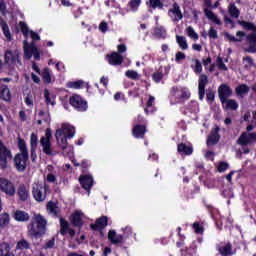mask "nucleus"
Listing matches in <instances>:
<instances>
[{
  "instance_id": "20e7f679",
  "label": "nucleus",
  "mask_w": 256,
  "mask_h": 256,
  "mask_svg": "<svg viewBox=\"0 0 256 256\" xmlns=\"http://www.w3.org/2000/svg\"><path fill=\"white\" fill-rule=\"evenodd\" d=\"M69 104L71 107H73V109H75V111H78L79 113H85V111L89 109L87 100H84V98L78 94H74L69 98Z\"/></svg>"
},
{
  "instance_id": "9d476101",
  "label": "nucleus",
  "mask_w": 256,
  "mask_h": 256,
  "mask_svg": "<svg viewBox=\"0 0 256 256\" xmlns=\"http://www.w3.org/2000/svg\"><path fill=\"white\" fill-rule=\"evenodd\" d=\"M19 57V51L6 50L4 54V63L5 65H15V63L21 65V59H19Z\"/></svg>"
},
{
  "instance_id": "37998d69",
  "label": "nucleus",
  "mask_w": 256,
  "mask_h": 256,
  "mask_svg": "<svg viewBox=\"0 0 256 256\" xmlns=\"http://www.w3.org/2000/svg\"><path fill=\"white\" fill-rule=\"evenodd\" d=\"M238 24L241 25V27H243V29H246L247 31H256L255 24L251 22H247L245 20H239Z\"/></svg>"
},
{
  "instance_id": "052dcab7",
  "label": "nucleus",
  "mask_w": 256,
  "mask_h": 256,
  "mask_svg": "<svg viewBox=\"0 0 256 256\" xmlns=\"http://www.w3.org/2000/svg\"><path fill=\"white\" fill-rule=\"evenodd\" d=\"M206 100L208 101V103H213V101H215V91H213V89L207 90Z\"/></svg>"
},
{
  "instance_id": "c756f323",
  "label": "nucleus",
  "mask_w": 256,
  "mask_h": 256,
  "mask_svg": "<svg viewBox=\"0 0 256 256\" xmlns=\"http://www.w3.org/2000/svg\"><path fill=\"white\" fill-rule=\"evenodd\" d=\"M40 145L42 147V151L45 155L53 156V146L51 145V141L49 140H40Z\"/></svg>"
},
{
  "instance_id": "864d4df0",
  "label": "nucleus",
  "mask_w": 256,
  "mask_h": 256,
  "mask_svg": "<svg viewBox=\"0 0 256 256\" xmlns=\"http://www.w3.org/2000/svg\"><path fill=\"white\" fill-rule=\"evenodd\" d=\"M229 14L234 17V19L239 18V15L241 14L239 12V9L237 8V6H235V4H230L229 6Z\"/></svg>"
},
{
  "instance_id": "2f4dec72",
  "label": "nucleus",
  "mask_w": 256,
  "mask_h": 256,
  "mask_svg": "<svg viewBox=\"0 0 256 256\" xmlns=\"http://www.w3.org/2000/svg\"><path fill=\"white\" fill-rule=\"evenodd\" d=\"M153 103H155V97L149 96V99L146 102V107L144 108V113H146V115H151V113H155L156 109L155 106H153Z\"/></svg>"
},
{
  "instance_id": "a211bd4d",
  "label": "nucleus",
  "mask_w": 256,
  "mask_h": 256,
  "mask_svg": "<svg viewBox=\"0 0 256 256\" xmlns=\"http://www.w3.org/2000/svg\"><path fill=\"white\" fill-rule=\"evenodd\" d=\"M55 138L57 141V145L65 151L67 149L69 143L67 142V138L65 137V130L63 128L57 129L55 133Z\"/></svg>"
},
{
  "instance_id": "8fccbe9b",
  "label": "nucleus",
  "mask_w": 256,
  "mask_h": 256,
  "mask_svg": "<svg viewBox=\"0 0 256 256\" xmlns=\"http://www.w3.org/2000/svg\"><path fill=\"white\" fill-rule=\"evenodd\" d=\"M84 83L85 82H83V80L68 82L67 87H69V89H81L83 87Z\"/></svg>"
},
{
  "instance_id": "39448f33",
  "label": "nucleus",
  "mask_w": 256,
  "mask_h": 256,
  "mask_svg": "<svg viewBox=\"0 0 256 256\" xmlns=\"http://www.w3.org/2000/svg\"><path fill=\"white\" fill-rule=\"evenodd\" d=\"M12 159L13 153H11V150L0 140V169L5 171V169L9 167V161Z\"/></svg>"
},
{
  "instance_id": "a19ab883",
  "label": "nucleus",
  "mask_w": 256,
  "mask_h": 256,
  "mask_svg": "<svg viewBox=\"0 0 256 256\" xmlns=\"http://www.w3.org/2000/svg\"><path fill=\"white\" fill-rule=\"evenodd\" d=\"M18 148L20 153L22 155H29V150L27 149V143H25L24 139L19 138L18 139Z\"/></svg>"
},
{
  "instance_id": "774afa93",
  "label": "nucleus",
  "mask_w": 256,
  "mask_h": 256,
  "mask_svg": "<svg viewBox=\"0 0 256 256\" xmlns=\"http://www.w3.org/2000/svg\"><path fill=\"white\" fill-rule=\"evenodd\" d=\"M114 100L115 101H124L127 103V98H125V94L123 92H116L114 94Z\"/></svg>"
},
{
  "instance_id": "412c9836",
  "label": "nucleus",
  "mask_w": 256,
  "mask_h": 256,
  "mask_svg": "<svg viewBox=\"0 0 256 256\" xmlns=\"http://www.w3.org/2000/svg\"><path fill=\"white\" fill-rule=\"evenodd\" d=\"M147 126L145 124H136L132 128V135L135 139H145Z\"/></svg>"
},
{
  "instance_id": "7c9ffc66",
  "label": "nucleus",
  "mask_w": 256,
  "mask_h": 256,
  "mask_svg": "<svg viewBox=\"0 0 256 256\" xmlns=\"http://www.w3.org/2000/svg\"><path fill=\"white\" fill-rule=\"evenodd\" d=\"M218 253L221 256H232L235 255V252H233V244L228 242L225 246H221L218 248Z\"/></svg>"
},
{
  "instance_id": "aec40b11",
  "label": "nucleus",
  "mask_w": 256,
  "mask_h": 256,
  "mask_svg": "<svg viewBox=\"0 0 256 256\" xmlns=\"http://www.w3.org/2000/svg\"><path fill=\"white\" fill-rule=\"evenodd\" d=\"M106 59L109 65H112L113 67H119L120 65H123L124 61L123 56L117 52L107 54Z\"/></svg>"
},
{
  "instance_id": "f704fd0d",
  "label": "nucleus",
  "mask_w": 256,
  "mask_h": 256,
  "mask_svg": "<svg viewBox=\"0 0 256 256\" xmlns=\"http://www.w3.org/2000/svg\"><path fill=\"white\" fill-rule=\"evenodd\" d=\"M46 207H47V210L50 211L52 215H54V217H59V214L61 213V211L59 210V207L55 202L49 201Z\"/></svg>"
},
{
  "instance_id": "c9c22d12",
  "label": "nucleus",
  "mask_w": 256,
  "mask_h": 256,
  "mask_svg": "<svg viewBox=\"0 0 256 256\" xmlns=\"http://www.w3.org/2000/svg\"><path fill=\"white\" fill-rule=\"evenodd\" d=\"M146 5L150 9H160L161 10V9H163V7H165L162 0H148L146 2Z\"/></svg>"
},
{
  "instance_id": "4468645a",
  "label": "nucleus",
  "mask_w": 256,
  "mask_h": 256,
  "mask_svg": "<svg viewBox=\"0 0 256 256\" xmlns=\"http://www.w3.org/2000/svg\"><path fill=\"white\" fill-rule=\"evenodd\" d=\"M168 15L172 18L174 23H177L183 19V12H181V7L177 2H174L172 8L168 10Z\"/></svg>"
},
{
  "instance_id": "0e129e2a",
  "label": "nucleus",
  "mask_w": 256,
  "mask_h": 256,
  "mask_svg": "<svg viewBox=\"0 0 256 256\" xmlns=\"http://www.w3.org/2000/svg\"><path fill=\"white\" fill-rule=\"evenodd\" d=\"M217 169H218L219 173H225L229 169V163H227V162H220L218 164Z\"/></svg>"
},
{
  "instance_id": "a878e982",
  "label": "nucleus",
  "mask_w": 256,
  "mask_h": 256,
  "mask_svg": "<svg viewBox=\"0 0 256 256\" xmlns=\"http://www.w3.org/2000/svg\"><path fill=\"white\" fill-rule=\"evenodd\" d=\"M13 217L15 221H18L19 223H27V221L31 219V216L29 215V213L23 210H16Z\"/></svg>"
},
{
  "instance_id": "79ce46f5",
  "label": "nucleus",
  "mask_w": 256,
  "mask_h": 256,
  "mask_svg": "<svg viewBox=\"0 0 256 256\" xmlns=\"http://www.w3.org/2000/svg\"><path fill=\"white\" fill-rule=\"evenodd\" d=\"M9 221H10L9 213H2L0 215V228L5 229V227L9 225Z\"/></svg>"
},
{
  "instance_id": "1a4fd4ad",
  "label": "nucleus",
  "mask_w": 256,
  "mask_h": 256,
  "mask_svg": "<svg viewBox=\"0 0 256 256\" xmlns=\"http://www.w3.org/2000/svg\"><path fill=\"white\" fill-rule=\"evenodd\" d=\"M0 191L6 193L9 197L15 196V184L7 178H0Z\"/></svg>"
},
{
  "instance_id": "49530a36",
  "label": "nucleus",
  "mask_w": 256,
  "mask_h": 256,
  "mask_svg": "<svg viewBox=\"0 0 256 256\" xmlns=\"http://www.w3.org/2000/svg\"><path fill=\"white\" fill-rule=\"evenodd\" d=\"M140 6H141V0H130L128 3V7H130V11H133V13L138 11Z\"/></svg>"
},
{
  "instance_id": "393cba45",
  "label": "nucleus",
  "mask_w": 256,
  "mask_h": 256,
  "mask_svg": "<svg viewBox=\"0 0 256 256\" xmlns=\"http://www.w3.org/2000/svg\"><path fill=\"white\" fill-rule=\"evenodd\" d=\"M0 27L2 29L4 37H6V40L8 42L13 41V35H11V30L9 29V24H7V21L5 19L0 18Z\"/></svg>"
},
{
  "instance_id": "5701e85b",
  "label": "nucleus",
  "mask_w": 256,
  "mask_h": 256,
  "mask_svg": "<svg viewBox=\"0 0 256 256\" xmlns=\"http://www.w3.org/2000/svg\"><path fill=\"white\" fill-rule=\"evenodd\" d=\"M246 36H247V33L243 31H238L236 33V37H239V38H235V36L229 34V32H224L225 39L230 41V43H241V41H243V37H246Z\"/></svg>"
},
{
  "instance_id": "bf43d9fd",
  "label": "nucleus",
  "mask_w": 256,
  "mask_h": 256,
  "mask_svg": "<svg viewBox=\"0 0 256 256\" xmlns=\"http://www.w3.org/2000/svg\"><path fill=\"white\" fill-rule=\"evenodd\" d=\"M53 138V132L51 131V128H47L45 131V136H42L40 138V141H51Z\"/></svg>"
},
{
  "instance_id": "0eeeda50",
  "label": "nucleus",
  "mask_w": 256,
  "mask_h": 256,
  "mask_svg": "<svg viewBox=\"0 0 256 256\" xmlns=\"http://www.w3.org/2000/svg\"><path fill=\"white\" fill-rule=\"evenodd\" d=\"M109 225V218L107 216H101L96 219L95 223L90 224L91 231H99L101 237H105L103 230Z\"/></svg>"
},
{
  "instance_id": "cd10ccee",
  "label": "nucleus",
  "mask_w": 256,
  "mask_h": 256,
  "mask_svg": "<svg viewBox=\"0 0 256 256\" xmlns=\"http://www.w3.org/2000/svg\"><path fill=\"white\" fill-rule=\"evenodd\" d=\"M17 195L19 197V200L22 202H25L27 201V199H29V190L27 189V186H25V184H21L18 186Z\"/></svg>"
},
{
  "instance_id": "338daca9",
  "label": "nucleus",
  "mask_w": 256,
  "mask_h": 256,
  "mask_svg": "<svg viewBox=\"0 0 256 256\" xmlns=\"http://www.w3.org/2000/svg\"><path fill=\"white\" fill-rule=\"evenodd\" d=\"M44 99L47 105H55V102L51 101V93L47 89L44 90Z\"/></svg>"
},
{
  "instance_id": "4c0bfd02",
  "label": "nucleus",
  "mask_w": 256,
  "mask_h": 256,
  "mask_svg": "<svg viewBox=\"0 0 256 256\" xmlns=\"http://www.w3.org/2000/svg\"><path fill=\"white\" fill-rule=\"evenodd\" d=\"M41 77L43 83L49 85V83H51V70L48 67L44 68L42 70Z\"/></svg>"
},
{
  "instance_id": "603ef678",
  "label": "nucleus",
  "mask_w": 256,
  "mask_h": 256,
  "mask_svg": "<svg viewBox=\"0 0 256 256\" xmlns=\"http://www.w3.org/2000/svg\"><path fill=\"white\" fill-rule=\"evenodd\" d=\"M187 255L197 256V242L193 241L189 248L186 249Z\"/></svg>"
},
{
  "instance_id": "f8f14e48",
  "label": "nucleus",
  "mask_w": 256,
  "mask_h": 256,
  "mask_svg": "<svg viewBox=\"0 0 256 256\" xmlns=\"http://www.w3.org/2000/svg\"><path fill=\"white\" fill-rule=\"evenodd\" d=\"M256 141V132L249 133L243 132L237 140V144L241 145V147H247V145H251Z\"/></svg>"
},
{
  "instance_id": "e433bc0d",
  "label": "nucleus",
  "mask_w": 256,
  "mask_h": 256,
  "mask_svg": "<svg viewBox=\"0 0 256 256\" xmlns=\"http://www.w3.org/2000/svg\"><path fill=\"white\" fill-rule=\"evenodd\" d=\"M176 42L178 43L180 49H182V51H187V49H189V44H187V38H185V36H176Z\"/></svg>"
},
{
  "instance_id": "ddd939ff",
  "label": "nucleus",
  "mask_w": 256,
  "mask_h": 256,
  "mask_svg": "<svg viewBox=\"0 0 256 256\" xmlns=\"http://www.w3.org/2000/svg\"><path fill=\"white\" fill-rule=\"evenodd\" d=\"M220 131L221 128L219 126H215V128L211 130L206 140L207 147H213V145H217V143L221 141V135L219 134Z\"/></svg>"
},
{
  "instance_id": "72a5a7b5",
  "label": "nucleus",
  "mask_w": 256,
  "mask_h": 256,
  "mask_svg": "<svg viewBox=\"0 0 256 256\" xmlns=\"http://www.w3.org/2000/svg\"><path fill=\"white\" fill-rule=\"evenodd\" d=\"M205 16L207 19L212 21V23H215V25H221V20L213 13V11L209 10L208 8L204 9Z\"/></svg>"
},
{
  "instance_id": "b1692460",
  "label": "nucleus",
  "mask_w": 256,
  "mask_h": 256,
  "mask_svg": "<svg viewBox=\"0 0 256 256\" xmlns=\"http://www.w3.org/2000/svg\"><path fill=\"white\" fill-rule=\"evenodd\" d=\"M0 99L6 103H11V90L8 85L2 84L0 86Z\"/></svg>"
},
{
  "instance_id": "6e6552de",
  "label": "nucleus",
  "mask_w": 256,
  "mask_h": 256,
  "mask_svg": "<svg viewBox=\"0 0 256 256\" xmlns=\"http://www.w3.org/2000/svg\"><path fill=\"white\" fill-rule=\"evenodd\" d=\"M232 96H233V89H231V86H229L228 84H221L218 87V97L222 105H225V103H227V99Z\"/></svg>"
},
{
  "instance_id": "f03ea898",
  "label": "nucleus",
  "mask_w": 256,
  "mask_h": 256,
  "mask_svg": "<svg viewBox=\"0 0 256 256\" xmlns=\"http://www.w3.org/2000/svg\"><path fill=\"white\" fill-rule=\"evenodd\" d=\"M178 93H179V87L173 86L170 89L169 99H170L171 105L184 103L187 100L191 99V92L187 88H181L179 96L177 95Z\"/></svg>"
},
{
  "instance_id": "de8ad7c7",
  "label": "nucleus",
  "mask_w": 256,
  "mask_h": 256,
  "mask_svg": "<svg viewBox=\"0 0 256 256\" xmlns=\"http://www.w3.org/2000/svg\"><path fill=\"white\" fill-rule=\"evenodd\" d=\"M195 63V66H192V69L196 75H200V73H203V65L201 64V61L199 59L193 60Z\"/></svg>"
},
{
  "instance_id": "3c124183",
  "label": "nucleus",
  "mask_w": 256,
  "mask_h": 256,
  "mask_svg": "<svg viewBox=\"0 0 256 256\" xmlns=\"http://www.w3.org/2000/svg\"><path fill=\"white\" fill-rule=\"evenodd\" d=\"M186 33L188 37H190V39H193L194 41H197L199 39V34H197V32H195V29H193V27L191 26L186 28Z\"/></svg>"
},
{
  "instance_id": "6ab92c4d",
  "label": "nucleus",
  "mask_w": 256,
  "mask_h": 256,
  "mask_svg": "<svg viewBox=\"0 0 256 256\" xmlns=\"http://www.w3.org/2000/svg\"><path fill=\"white\" fill-rule=\"evenodd\" d=\"M75 229L70 228L69 222L66 221L65 218H60V235L65 237V235H69L70 237H75Z\"/></svg>"
},
{
  "instance_id": "2eb2a0df",
  "label": "nucleus",
  "mask_w": 256,
  "mask_h": 256,
  "mask_svg": "<svg viewBox=\"0 0 256 256\" xmlns=\"http://www.w3.org/2000/svg\"><path fill=\"white\" fill-rule=\"evenodd\" d=\"M79 183L82 187V189H84V191H86L88 193V195H90L91 193V189H93V176L91 175H81L79 177Z\"/></svg>"
},
{
  "instance_id": "473e14b6",
  "label": "nucleus",
  "mask_w": 256,
  "mask_h": 256,
  "mask_svg": "<svg viewBox=\"0 0 256 256\" xmlns=\"http://www.w3.org/2000/svg\"><path fill=\"white\" fill-rule=\"evenodd\" d=\"M177 150L181 155H193V147L187 146L185 143L178 144Z\"/></svg>"
},
{
  "instance_id": "13d9d810",
  "label": "nucleus",
  "mask_w": 256,
  "mask_h": 256,
  "mask_svg": "<svg viewBox=\"0 0 256 256\" xmlns=\"http://www.w3.org/2000/svg\"><path fill=\"white\" fill-rule=\"evenodd\" d=\"M125 75L128 77V79H132L133 81L139 80V73H137V71L127 70Z\"/></svg>"
},
{
  "instance_id": "09e8293b",
  "label": "nucleus",
  "mask_w": 256,
  "mask_h": 256,
  "mask_svg": "<svg viewBox=\"0 0 256 256\" xmlns=\"http://www.w3.org/2000/svg\"><path fill=\"white\" fill-rule=\"evenodd\" d=\"M29 242L25 239H21L20 241L17 242L16 244V249L18 251H23L25 249H29Z\"/></svg>"
},
{
  "instance_id": "e2e57ef3",
  "label": "nucleus",
  "mask_w": 256,
  "mask_h": 256,
  "mask_svg": "<svg viewBox=\"0 0 256 256\" xmlns=\"http://www.w3.org/2000/svg\"><path fill=\"white\" fill-rule=\"evenodd\" d=\"M208 37L209 39H219V34H217V31L215 30V27L211 26L208 30Z\"/></svg>"
},
{
  "instance_id": "f3484780",
  "label": "nucleus",
  "mask_w": 256,
  "mask_h": 256,
  "mask_svg": "<svg viewBox=\"0 0 256 256\" xmlns=\"http://www.w3.org/2000/svg\"><path fill=\"white\" fill-rule=\"evenodd\" d=\"M169 71H171V66H160L158 70L152 74V81H154V83L163 81V77L169 75Z\"/></svg>"
},
{
  "instance_id": "dca6fc26",
  "label": "nucleus",
  "mask_w": 256,
  "mask_h": 256,
  "mask_svg": "<svg viewBox=\"0 0 256 256\" xmlns=\"http://www.w3.org/2000/svg\"><path fill=\"white\" fill-rule=\"evenodd\" d=\"M209 84V78L205 74H201L198 80V95L200 101L205 99V87Z\"/></svg>"
},
{
  "instance_id": "58836bf2",
  "label": "nucleus",
  "mask_w": 256,
  "mask_h": 256,
  "mask_svg": "<svg viewBox=\"0 0 256 256\" xmlns=\"http://www.w3.org/2000/svg\"><path fill=\"white\" fill-rule=\"evenodd\" d=\"M154 35L158 39H166L167 31L165 30V28L163 26L155 27L154 28Z\"/></svg>"
},
{
  "instance_id": "ea45409f",
  "label": "nucleus",
  "mask_w": 256,
  "mask_h": 256,
  "mask_svg": "<svg viewBox=\"0 0 256 256\" xmlns=\"http://www.w3.org/2000/svg\"><path fill=\"white\" fill-rule=\"evenodd\" d=\"M225 109H230L231 111H237L239 109V104L236 100L233 99H226V102L224 103Z\"/></svg>"
},
{
  "instance_id": "7ed1b4c3",
  "label": "nucleus",
  "mask_w": 256,
  "mask_h": 256,
  "mask_svg": "<svg viewBox=\"0 0 256 256\" xmlns=\"http://www.w3.org/2000/svg\"><path fill=\"white\" fill-rule=\"evenodd\" d=\"M49 185L42 183H34L32 185V196L38 203H43L47 199V193H49Z\"/></svg>"
},
{
  "instance_id": "4be33fe9",
  "label": "nucleus",
  "mask_w": 256,
  "mask_h": 256,
  "mask_svg": "<svg viewBox=\"0 0 256 256\" xmlns=\"http://www.w3.org/2000/svg\"><path fill=\"white\" fill-rule=\"evenodd\" d=\"M246 41L249 47L246 49L247 53H256V33L252 32L246 36Z\"/></svg>"
},
{
  "instance_id": "c03bdc74",
  "label": "nucleus",
  "mask_w": 256,
  "mask_h": 256,
  "mask_svg": "<svg viewBox=\"0 0 256 256\" xmlns=\"http://www.w3.org/2000/svg\"><path fill=\"white\" fill-rule=\"evenodd\" d=\"M33 48H35V44L32 43L29 46L24 47V57L29 61L31 57H33Z\"/></svg>"
},
{
  "instance_id": "5fc2aeb1",
  "label": "nucleus",
  "mask_w": 256,
  "mask_h": 256,
  "mask_svg": "<svg viewBox=\"0 0 256 256\" xmlns=\"http://www.w3.org/2000/svg\"><path fill=\"white\" fill-rule=\"evenodd\" d=\"M192 228L194 229V233L197 235H201L205 231V228L199 222H194L192 224Z\"/></svg>"
},
{
  "instance_id": "f257e3e1",
  "label": "nucleus",
  "mask_w": 256,
  "mask_h": 256,
  "mask_svg": "<svg viewBox=\"0 0 256 256\" xmlns=\"http://www.w3.org/2000/svg\"><path fill=\"white\" fill-rule=\"evenodd\" d=\"M27 229L30 239H41L47 233V219L41 214H34Z\"/></svg>"
},
{
  "instance_id": "6e6d98bb",
  "label": "nucleus",
  "mask_w": 256,
  "mask_h": 256,
  "mask_svg": "<svg viewBox=\"0 0 256 256\" xmlns=\"http://www.w3.org/2000/svg\"><path fill=\"white\" fill-rule=\"evenodd\" d=\"M19 27L21 30V33L23 34L24 37H28L29 33H31V31H29V27L27 26V24L23 21L19 22Z\"/></svg>"
},
{
  "instance_id": "680f3d73",
  "label": "nucleus",
  "mask_w": 256,
  "mask_h": 256,
  "mask_svg": "<svg viewBox=\"0 0 256 256\" xmlns=\"http://www.w3.org/2000/svg\"><path fill=\"white\" fill-rule=\"evenodd\" d=\"M198 108H199V104L197 103V101H191L187 105V109L188 111H190V113H195V111H197Z\"/></svg>"
},
{
  "instance_id": "4d7b16f0",
  "label": "nucleus",
  "mask_w": 256,
  "mask_h": 256,
  "mask_svg": "<svg viewBox=\"0 0 256 256\" xmlns=\"http://www.w3.org/2000/svg\"><path fill=\"white\" fill-rule=\"evenodd\" d=\"M38 141L37 134L32 133L30 136V149H37Z\"/></svg>"
},
{
  "instance_id": "423d86ee",
  "label": "nucleus",
  "mask_w": 256,
  "mask_h": 256,
  "mask_svg": "<svg viewBox=\"0 0 256 256\" xmlns=\"http://www.w3.org/2000/svg\"><path fill=\"white\" fill-rule=\"evenodd\" d=\"M27 161H29V154H16L14 156V167L18 173L27 171Z\"/></svg>"
},
{
  "instance_id": "9b49d317",
  "label": "nucleus",
  "mask_w": 256,
  "mask_h": 256,
  "mask_svg": "<svg viewBox=\"0 0 256 256\" xmlns=\"http://www.w3.org/2000/svg\"><path fill=\"white\" fill-rule=\"evenodd\" d=\"M69 221L72 225V227H75L76 229H79V231H81V229H83V212L79 211V210H75L69 217Z\"/></svg>"
},
{
  "instance_id": "bb28decb",
  "label": "nucleus",
  "mask_w": 256,
  "mask_h": 256,
  "mask_svg": "<svg viewBox=\"0 0 256 256\" xmlns=\"http://www.w3.org/2000/svg\"><path fill=\"white\" fill-rule=\"evenodd\" d=\"M124 238L125 236L121 234L117 235V232H115V230H110L108 232V239L110 242H112L113 245H119V243H123Z\"/></svg>"
},
{
  "instance_id": "c85d7f7f",
  "label": "nucleus",
  "mask_w": 256,
  "mask_h": 256,
  "mask_svg": "<svg viewBox=\"0 0 256 256\" xmlns=\"http://www.w3.org/2000/svg\"><path fill=\"white\" fill-rule=\"evenodd\" d=\"M249 91H251V88H249V85L247 84H240L235 88L236 96L240 97V99H243L245 95H248Z\"/></svg>"
},
{
  "instance_id": "69168bd1",
  "label": "nucleus",
  "mask_w": 256,
  "mask_h": 256,
  "mask_svg": "<svg viewBox=\"0 0 256 256\" xmlns=\"http://www.w3.org/2000/svg\"><path fill=\"white\" fill-rule=\"evenodd\" d=\"M187 59V55L185 53L178 51L175 55V61L176 63H181V61H185Z\"/></svg>"
},
{
  "instance_id": "a18cd8bd",
  "label": "nucleus",
  "mask_w": 256,
  "mask_h": 256,
  "mask_svg": "<svg viewBox=\"0 0 256 256\" xmlns=\"http://www.w3.org/2000/svg\"><path fill=\"white\" fill-rule=\"evenodd\" d=\"M11 252V245L7 242H3L0 244V256H6Z\"/></svg>"
}]
</instances>
